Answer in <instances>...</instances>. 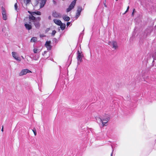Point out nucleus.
I'll return each instance as SVG.
<instances>
[{
    "label": "nucleus",
    "instance_id": "nucleus-1",
    "mask_svg": "<svg viewBox=\"0 0 156 156\" xmlns=\"http://www.w3.org/2000/svg\"><path fill=\"white\" fill-rule=\"evenodd\" d=\"M110 119V117L108 115H105V118H102L101 119L99 118L98 119V120L100 122H102L103 126H105V124L107 123L108 121Z\"/></svg>",
    "mask_w": 156,
    "mask_h": 156
},
{
    "label": "nucleus",
    "instance_id": "nucleus-2",
    "mask_svg": "<svg viewBox=\"0 0 156 156\" xmlns=\"http://www.w3.org/2000/svg\"><path fill=\"white\" fill-rule=\"evenodd\" d=\"M77 0H74L71 3L69 7L66 9V12H69L73 9L76 5Z\"/></svg>",
    "mask_w": 156,
    "mask_h": 156
},
{
    "label": "nucleus",
    "instance_id": "nucleus-3",
    "mask_svg": "<svg viewBox=\"0 0 156 156\" xmlns=\"http://www.w3.org/2000/svg\"><path fill=\"white\" fill-rule=\"evenodd\" d=\"M41 18L40 17L36 18V20L33 21L34 24L37 28H39L40 27V21Z\"/></svg>",
    "mask_w": 156,
    "mask_h": 156
},
{
    "label": "nucleus",
    "instance_id": "nucleus-4",
    "mask_svg": "<svg viewBox=\"0 0 156 156\" xmlns=\"http://www.w3.org/2000/svg\"><path fill=\"white\" fill-rule=\"evenodd\" d=\"M29 73H31V72L27 69H23L22 70L21 72L19 73V76H22Z\"/></svg>",
    "mask_w": 156,
    "mask_h": 156
},
{
    "label": "nucleus",
    "instance_id": "nucleus-5",
    "mask_svg": "<svg viewBox=\"0 0 156 156\" xmlns=\"http://www.w3.org/2000/svg\"><path fill=\"white\" fill-rule=\"evenodd\" d=\"M24 26L25 27L26 29L28 30H31L32 28L31 25V23L30 22H29V23L26 22H25Z\"/></svg>",
    "mask_w": 156,
    "mask_h": 156
},
{
    "label": "nucleus",
    "instance_id": "nucleus-6",
    "mask_svg": "<svg viewBox=\"0 0 156 156\" xmlns=\"http://www.w3.org/2000/svg\"><path fill=\"white\" fill-rule=\"evenodd\" d=\"M82 10V7L80 6H79L78 7V9L77 10V12L76 14V18H77L80 15V13Z\"/></svg>",
    "mask_w": 156,
    "mask_h": 156
},
{
    "label": "nucleus",
    "instance_id": "nucleus-7",
    "mask_svg": "<svg viewBox=\"0 0 156 156\" xmlns=\"http://www.w3.org/2000/svg\"><path fill=\"white\" fill-rule=\"evenodd\" d=\"M12 56L16 60L20 61H21L20 58L17 56V54L16 52H12Z\"/></svg>",
    "mask_w": 156,
    "mask_h": 156
},
{
    "label": "nucleus",
    "instance_id": "nucleus-8",
    "mask_svg": "<svg viewBox=\"0 0 156 156\" xmlns=\"http://www.w3.org/2000/svg\"><path fill=\"white\" fill-rule=\"evenodd\" d=\"M83 57V55H81V53L78 51H77V59L79 61L81 62L82 61V57Z\"/></svg>",
    "mask_w": 156,
    "mask_h": 156
},
{
    "label": "nucleus",
    "instance_id": "nucleus-9",
    "mask_svg": "<svg viewBox=\"0 0 156 156\" xmlns=\"http://www.w3.org/2000/svg\"><path fill=\"white\" fill-rule=\"evenodd\" d=\"M52 16L55 18H59L61 17V14L56 12H53Z\"/></svg>",
    "mask_w": 156,
    "mask_h": 156
},
{
    "label": "nucleus",
    "instance_id": "nucleus-10",
    "mask_svg": "<svg viewBox=\"0 0 156 156\" xmlns=\"http://www.w3.org/2000/svg\"><path fill=\"white\" fill-rule=\"evenodd\" d=\"M50 41H47L45 44V46L48 50H50L51 48V46L50 45Z\"/></svg>",
    "mask_w": 156,
    "mask_h": 156
},
{
    "label": "nucleus",
    "instance_id": "nucleus-11",
    "mask_svg": "<svg viewBox=\"0 0 156 156\" xmlns=\"http://www.w3.org/2000/svg\"><path fill=\"white\" fill-rule=\"evenodd\" d=\"M53 21L57 25H60L61 24H62V22L61 21L59 20L56 19H54L53 20Z\"/></svg>",
    "mask_w": 156,
    "mask_h": 156
},
{
    "label": "nucleus",
    "instance_id": "nucleus-12",
    "mask_svg": "<svg viewBox=\"0 0 156 156\" xmlns=\"http://www.w3.org/2000/svg\"><path fill=\"white\" fill-rule=\"evenodd\" d=\"M46 0H41L40 2V8L43 7L45 4Z\"/></svg>",
    "mask_w": 156,
    "mask_h": 156
},
{
    "label": "nucleus",
    "instance_id": "nucleus-13",
    "mask_svg": "<svg viewBox=\"0 0 156 156\" xmlns=\"http://www.w3.org/2000/svg\"><path fill=\"white\" fill-rule=\"evenodd\" d=\"M28 12L31 14V15H34L35 14L40 15L41 14V12L39 11H37V12H33L32 13H30V11H28Z\"/></svg>",
    "mask_w": 156,
    "mask_h": 156
},
{
    "label": "nucleus",
    "instance_id": "nucleus-14",
    "mask_svg": "<svg viewBox=\"0 0 156 156\" xmlns=\"http://www.w3.org/2000/svg\"><path fill=\"white\" fill-rule=\"evenodd\" d=\"M112 46L113 48H114L115 49H116L118 48L117 43L116 42L113 41L112 42Z\"/></svg>",
    "mask_w": 156,
    "mask_h": 156
},
{
    "label": "nucleus",
    "instance_id": "nucleus-15",
    "mask_svg": "<svg viewBox=\"0 0 156 156\" xmlns=\"http://www.w3.org/2000/svg\"><path fill=\"white\" fill-rule=\"evenodd\" d=\"M63 19L66 21H68L70 20V18L69 16H65L63 17Z\"/></svg>",
    "mask_w": 156,
    "mask_h": 156
},
{
    "label": "nucleus",
    "instance_id": "nucleus-16",
    "mask_svg": "<svg viewBox=\"0 0 156 156\" xmlns=\"http://www.w3.org/2000/svg\"><path fill=\"white\" fill-rule=\"evenodd\" d=\"M60 26V28L62 30H63L65 29L66 27V25L65 24H63L62 23V24Z\"/></svg>",
    "mask_w": 156,
    "mask_h": 156
},
{
    "label": "nucleus",
    "instance_id": "nucleus-17",
    "mask_svg": "<svg viewBox=\"0 0 156 156\" xmlns=\"http://www.w3.org/2000/svg\"><path fill=\"white\" fill-rule=\"evenodd\" d=\"M29 19L30 20H32L33 21H34L36 19V18L35 17L33 16V15H32L31 16L29 17Z\"/></svg>",
    "mask_w": 156,
    "mask_h": 156
},
{
    "label": "nucleus",
    "instance_id": "nucleus-18",
    "mask_svg": "<svg viewBox=\"0 0 156 156\" xmlns=\"http://www.w3.org/2000/svg\"><path fill=\"white\" fill-rule=\"evenodd\" d=\"M2 15L6 14V12L5 8L2 6Z\"/></svg>",
    "mask_w": 156,
    "mask_h": 156
},
{
    "label": "nucleus",
    "instance_id": "nucleus-19",
    "mask_svg": "<svg viewBox=\"0 0 156 156\" xmlns=\"http://www.w3.org/2000/svg\"><path fill=\"white\" fill-rule=\"evenodd\" d=\"M37 41V38L36 37H33L31 39V42H35Z\"/></svg>",
    "mask_w": 156,
    "mask_h": 156
},
{
    "label": "nucleus",
    "instance_id": "nucleus-20",
    "mask_svg": "<svg viewBox=\"0 0 156 156\" xmlns=\"http://www.w3.org/2000/svg\"><path fill=\"white\" fill-rule=\"evenodd\" d=\"M39 58V56L35 55L33 59L35 60H37Z\"/></svg>",
    "mask_w": 156,
    "mask_h": 156
},
{
    "label": "nucleus",
    "instance_id": "nucleus-21",
    "mask_svg": "<svg viewBox=\"0 0 156 156\" xmlns=\"http://www.w3.org/2000/svg\"><path fill=\"white\" fill-rule=\"evenodd\" d=\"M32 130L34 133V135L36 136L37 135V133L35 128H34L33 129H32Z\"/></svg>",
    "mask_w": 156,
    "mask_h": 156
},
{
    "label": "nucleus",
    "instance_id": "nucleus-22",
    "mask_svg": "<svg viewBox=\"0 0 156 156\" xmlns=\"http://www.w3.org/2000/svg\"><path fill=\"white\" fill-rule=\"evenodd\" d=\"M3 16V19L4 20H6L7 19V16L6 14L2 15Z\"/></svg>",
    "mask_w": 156,
    "mask_h": 156
},
{
    "label": "nucleus",
    "instance_id": "nucleus-23",
    "mask_svg": "<svg viewBox=\"0 0 156 156\" xmlns=\"http://www.w3.org/2000/svg\"><path fill=\"white\" fill-rule=\"evenodd\" d=\"M56 33V31L55 30H54L52 31V36H54Z\"/></svg>",
    "mask_w": 156,
    "mask_h": 156
},
{
    "label": "nucleus",
    "instance_id": "nucleus-24",
    "mask_svg": "<svg viewBox=\"0 0 156 156\" xmlns=\"http://www.w3.org/2000/svg\"><path fill=\"white\" fill-rule=\"evenodd\" d=\"M14 7L15 8V9L16 10H17V3H16L14 5Z\"/></svg>",
    "mask_w": 156,
    "mask_h": 156
},
{
    "label": "nucleus",
    "instance_id": "nucleus-25",
    "mask_svg": "<svg viewBox=\"0 0 156 156\" xmlns=\"http://www.w3.org/2000/svg\"><path fill=\"white\" fill-rule=\"evenodd\" d=\"M38 49L36 48H34V53H37V52Z\"/></svg>",
    "mask_w": 156,
    "mask_h": 156
},
{
    "label": "nucleus",
    "instance_id": "nucleus-26",
    "mask_svg": "<svg viewBox=\"0 0 156 156\" xmlns=\"http://www.w3.org/2000/svg\"><path fill=\"white\" fill-rule=\"evenodd\" d=\"M129 7L128 6L127 7V9L126 11V12H125L124 14L126 13V12H127L129 10Z\"/></svg>",
    "mask_w": 156,
    "mask_h": 156
},
{
    "label": "nucleus",
    "instance_id": "nucleus-27",
    "mask_svg": "<svg viewBox=\"0 0 156 156\" xmlns=\"http://www.w3.org/2000/svg\"><path fill=\"white\" fill-rule=\"evenodd\" d=\"M135 9H133V12H132V16H133L134 13V12L135 11Z\"/></svg>",
    "mask_w": 156,
    "mask_h": 156
},
{
    "label": "nucleus",
    "instance_id": "nucleus-28",
    "mask_svg": "<svg viewBox=\"0 0 156 156\" xmlns=\"http://www.w3.org/2000/svg\"><path fill=\"white\" fill-rule=\"evenodd\" d=\"M30 1V0H26V2L27 4L29 3Z\"/></svg>",
    "mask_w": 156,
    "mask_h": 156
},
{
    "label": "nucleus",
    "instance_id": "nucleus-29",
    "mask_svg": "<svg viewBox=\"0 0 156 156\" xmlns=\"http://www.w3.org/2000/svg\"><path fill=\"white\" fill-rule=\"evenodd\" d=\"M48 18L49 20H51V16H48Z\"/></svg>",
    "mask_w": 156,
    "mask_h": 156
},
{
    "label": "nucleus",
    "instance_id": "nucleus-30",
    "mask_svg": "<svg viewBox=\"0 0 156 156\" xmlns=\"http://www.w3.org/2000/svg\"><path fill=\"white\" fill-rule=\"evenodd\" d=\"M1 131L2 132H3V126H2V128L1 129Z\"/></svg>",
    "mask_w": 156,
    "mask_h": 156
},
{
    "label": "nucleus",
    "instance_id": "nucleus-31",
    "mask_svg": "<svg viewBox=\"0 0 156 156\" xmlns=\"http://www.w3.org/2000/svg\"><path fill=\"white\" fill-rule=\"evenodd\" d=\"M70 24V22H68L67 23V26H68L69 24Z\"/></svg>",
    "mask_w": 156,
    "mask_h": 156
},
{
    "label": "nucleus",
    "instance_id": "nucleus-32",
    "mask_svg": "<svg viewBox=\"0 0 156 156\" xmlns=\"http://www.w3.org/2000/svg\"><path fill=\"white\" fill-rule=\"evenodd\" d=\"M113 150H112V153H111V156H112V154H113Z\"/></svg>",
    "mask_w": 156,
    "mask_h": 156
},
{
    "label": "nucleus",
    "instance_id": "nucleus-33",
    "mask_svg": "<svg viewBox=\"0 0 156 156\" xmlns=\"http://www.w3.org/2000/svg\"><path fill=\"white\" fill-rule=\"evenodd\" d=\"M53 2L54 4H55L56 3V2L55 1L53 0Z\"/></svg>",
    "mask_w": 156,
    "mask_h": 156
},
{
    "label": "nucleus",
    "instance_id": "nucleus-34",
    "mask_svg": "<svg viewBox=\"0 0 156 156\" xmlns=\"http://www.w3.org/2000/svg\"><path fill=\"white\" fill-rule=\"evenodd\" d=\"M46 52H47L46 51H44V54H45L46 53Z\"/></svg>",
    "mask_w": 156,
    "mask_h": 156
},
{
    "label": "nucleus",
    "instance_id": "nucleus-35",
    "mask_svg": "<svg viewBox=\"0 0 156 156\" xmlns=\"http://www.w3.org/2000/svg\"><path fill=\"white\" fill-rule=\"evenodd\" d=\"M21 57L23 59H24V57L23 56H21Z\"/></svg>",
    "mask_w": 156,
    "mask_h": 156
},
{
    "label": "nucleus",
    "instance_id": "nucleus-36",
    "mask_svg": "<svg viewBox=\"0 0 156 156\" xmlns=\"http://www.w3.org/2000/svg\"><path fill=\"white\" fill-rule=\"evenodd\" d=\"M155 60H156L154 58V60H153V62H154V61H155Z\"/></svg>",
    "mask_w": 156,
    "mask_h": 156
}]
</instances>
